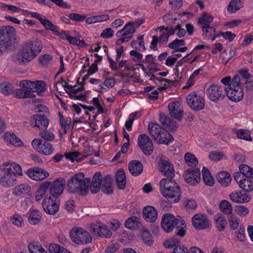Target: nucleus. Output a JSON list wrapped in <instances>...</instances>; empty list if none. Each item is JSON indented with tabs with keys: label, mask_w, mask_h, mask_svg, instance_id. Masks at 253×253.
I'll use <instances>...</instances> for the list:
<instances>
[{
	"label": "nucleus",
	"mask_w": 253,
	"mask_h": 253,
	"mask_svg": "<svg viewBox=\"0 0 253 253\" xmlns=\"http://www.w3.org/2000/svg\"><path fill=\"white\" fill-rule=\"evenodd\" d=\"M19 84L21 88L16 89L13 91V96L18 99L33 98L36 97L34 93L36 92L40 95L45 90V84L43 81L31 82L23 80Z\"/></svg>",
	"instance_id": "obj_1"
},
{
	"label": "nucleus",
	"mask_w": 253,
	"mask_h": 253,
	"mask_svg": "<svg viewBox=\"0 0 253 253\" xmlns=\"http://www.w3.org/2000/svg\"><path fill=\"white\" fill-rule=\"evenodd\" d=\"M90 179L84 177L83 172L75 174L68 181L67 190L69 193L86 196L89 190Z\"/></svg>",
	"instance_id": "obj_2"
},
{
	"label": "nucleus",
	"mask_w": 253,
	"mask_h": 253,
	"mask_svg": "<svg viewBox=\"0 0 253 253\" xmlns=\"http://www.w3.org/2000/svg\"><path fill=\"white\" fill-rule=\"evenodd\" d=\"M161 194L171 203H177L181 198V190L177 183L172 179L163 178L160 182Z\"/></svg>",
	"instance_id": "obj_3"
},
{
	"label": "nucleus",
	"mask_w": 253,
	"mask_h": 253,
	"mask_svg": "<svg viewBox=\"0 0 253 253\" xmlns=\"http://www.w3.org/2000/svg\"><path fill=\"white\" fill-rule=\"evenodd\" d=\"M161 226L167 233L175 230L176 235L183 237L185 235L186 225L180 218H176L170 213L165 214L162 219Z\"/></svg>",
	"instance_id": "obj_4"
},
{
	"label": "nucleus",
	"mask_w": 253,
	"mask_h": 253,
	"mask_svg": "<svg viewBox=\"0 0 253 253\" xmlns=\"http://www.w3.org/2000/svg\"><path fill=\"white\" fill-rule=\"evenodd\" d=\"M42 49V41L38 39H32L23 46L19 60L27 63L35 58Z\"/></svg>",
	"instance_id": "obj_5"
},
{
	"label": "nucleus",
	"mask_w": 253,
	"mask_h": 253,
	"mask_svg": "<svg viewBox=\"0 0 253 253\" xmlns=\"http://www.w3.org/2000/svg\"><path fill=\"white\" fill-rule=\"evenodd\" d=\"M16 31L11 26L0 28V54L4 50L11 49L15 42Z\"/></svg>",
	"instance_id": "obj_6"
},
{
	"label": "nucleus",
	"mask_w": 253,
	"mask_h": 253,
	"mask_svg": "<svg viewBox=\"0 0 253 253\" xmlns=\"http://www.w3.org/2000/svg\"><path fill=\"white\" fill-rule=\"evenodd\" d=\"M70 235L72 241L77 244H86L92 241V237L89 233L81 227L72 229Z\"/></svg>",
	"instance_id": "obj_7"
},
{
	"label": "nucleus",
	"mask_w": 253,
	"mask_h": 253,
	"mask_svg": "<svg viewBox=\"0 0 253 253\" xmlns=\"http://www.w3.org/2000/svg\"><path fill=\"white\" fill-rule=\"evenodd\" d=\"M32 145L35 150L45 156H49L54 151L51 143L40 139H34L32 141Z\"/></svg>",
	"instance_id": "obj_8"
},
{
	"label": "nucleus",
	"mask_w": 253,
	"mask_h": 253,
	"mask_svg": "<svg viewBox=\"0 0 253 253\" xmlns=\"http://www.w3.org/2000/svg\"><path fill=\"white\" fill-rule=\"evenodd\" d=\"M60 200L58 198L46 195L42 202V208L45 212L48 214H54L59 210Z\"/></svg>",
	"instance_id": "obj_9"
},
{
	"label": "nucleus",
	"mask_w": 253,
	"mask_h": 253,
	"mask_svg": "<svg viewBox=\"0 0 253 253\" xmlns=\"http://www.w3.org/2000/svg\"><path fill=\"white\" fill-rule=\"evenodd\" d=\"M186 101L191 108L195 111L201 110L205 106L204 99L196 92L188 94L186 97Z\"/></svg>",
	"instance_id": "obj_10"
},
{
	"label": "nucleus",
	"mask_w": 253,
	"mask_h": 253,
	"mask_svg": "<svg viewBox=\"0 0 253 253\" xmlns=\"http://www.w3.org/2000/svg\"><path fill=\"white\" fill-rule=\"evenodd\" d=\"M138 145L145 155H150L154 149L153 142L148 135L141 134L138 137Z\"/></svg>",
	"instance_id": "obj_11"
},
{
	"label": "nucleus",
	"mask_w": 253,
	"mask_h": 253,
	"mask_svg": "<svg viewBox=\"0 0 253 253\" xmlns=\"http://www.w3.org/2000/svg\"><path fill=\"white\" fill-rule=\"evenodd\" d=\"M66 181L64 178L60 177L54 180L49 186L50 196L53 198H58L63 193Z\"/></svg>",
	"instance_id": "obj_12"
},
{
	"label": "nucleus",
	"mask_w": 253,
	"mask_h": 253,
	"mask_svg": "<svg viewBox=\"0 0 253 253\" xmlns=\"http://www.w3.org/2000/svg\"><path fill=\"white\" fill-rule=\"evenodd\" d=\"M193 226L197 229L203 230L211 226V221L205 214H196L192 219Z\"/></svg>",
	"instance_id": "obj_13"
},
{
	"label": "nucleus",
	"mask_w": 253,
	"mask_h": 253,
	"mask_svg": "<svg viewBox=\"0 0 253 253\" xmlns=\"http://www.w3.org/2000/svg\"><path fill=\"white\" fill-rule=\"evenodd\" d=\"M26 173L29 177L36 181L43 180L49 175L48 172L39 167L29 169Z\"/></svg>",
	"instance_id": "obj_14"
},
{
	"label": "nucleus",
	"mask_w": 253,
	"mask_h": 253,
	"mask_svg": "<svg viewBox=\"0 0 253 253\" xmlns=\"http://www.w3.org/2000/svg\"><path fill=\"white\" fill-rule=\"evenodd\" d=\"M207 94L210 100L217 102L224 96L222 87L216 84L210 85L206 90Z\"/></svg>",
	"instance_id": "obj_15"
},
{
	"label": "nucleus",
	"mask_w": 253,
	"mask_h": 253,
	"mask_svg": "<svg viewBox=\"0 0 253 253\" xmlns=\"http://www.w3.org/2000/svg\"><path fill=\"white\" fill-rule=\"evenodd\" d=\"M31 125L39 129L45 130L49 124V120L43 115L37 114L31 118Z\"/></svg>",
	"instance_id": "obj_16"
},
{
	"label": "nucleus",
	"mask_w": 253,
	"mask_h": 253,
	"mask_svg": "<svg viewBox=\"0 0 253 253\" xmlns=\"http://www.w3.org/2000/svg\"><path fill=\"white\" fill-rule=\"evenodd\" d=\"M183 176L187 183L194 185L200 181V169H189L186 170Z\"/></svg>",
	"instance_id": "obj_17"
},
{
	"label": "nucleus",
	"mask_w": 253,
	"mask_h": 253,
	"mask_svg": "<svg viewBox=\"0 0 253 253\" xmlns=\"http://www.w3.org/2000/svg\"><path fill=\"white\" fill-rule=\"evenodd\" d=\"M1 169L3 172L14 174L16 177V175H23L21 166L15 163H4L2 165Z\"/></svg>",
	"instance_id": "obj_18"
},
{
	"label": "nucleus",
	"mask_w": 253,
	"mask_h": 253,
	"mask_svg": "<svg viewBox=\"0 0 253 253\" xmlns=\"http://www.w3.org/2000/svg\"><path fill=\"white\" fill-rule=\"evenodd\" d=\"M159 170L167 178L172 179L174 176V169L172 165L169 161L161 160L159 163Z\"/></svg>",
	"instance_id": "obj_19"
},
{
	"label": "nucleus",
	"mask_w": 253,
	"mask_h": 253,
	"mask_svg": "<svg viewBox=\"0 0 253 253\" xmlns=\"http://www.w3.org/2000/svg\"><path fill=\"white\" fill-rule=\"evenodd\" d=\"M90 229L93 232L94 234L96 236L109 238L112 235L111 232L108 229L107 226L101 222H98L91 225Z\"/></svg>",
	"instance_id": "obj_20"
},
{
	"label": "nucleus",
	"mask_w": 253,
	"mask_h": 253,
	"mask_svg": "<svg viewBox=\"0 0 253 253\" xmlns=\"http://www.w3.org/2000/svg\"><path fill=\"white\" fill-rule=\"evenodd\" d=\"M225 91L228 98L234 102L241 100L244 97L243 88L241 87L238 88H225Z\"/></svg>",
	"instance_id": "obj_21"
},
{
	"label": "nucleus",
	"mask_w": 253,
	"mask_h": 253,
	"mask_svg": "<svg viewBox=\"0 0 253 253\" xmlns=\"http://www.w3.org/2000/svg\"><path fill=\"white\" fill-rule=\"evenodd\" d=\"M230 199L236 203H248L251 201V197L247 193H243L241 190L235 191L229 195Z\"/></svg>",
	"instance_id": "obj_22"
},
{
	"label": "nucleus",
	"mask_w": 253,
	"mask_h": 253,
	"mask_svg": "<svg viewBox=\"0 0 253 253\" xmlns=\"http://www.w3.org/2000/svg\"><path fill=\"white\" fill-rule=\"evenodd\" d=\"M168 107L169 115L178 121H180L183 114V110L179 103L177 101L171 102L169 104Z\"/></svg>",
	"instance_id": "obj_23"
},
{
	"label": "nucleus",
	"mask_w": 253,
	"mask_h": 253,
	"mask_svg": "<svg viewBox=\"0 0 253 253\" xmlns=\"http://www.w3.org/2000/svg\"><path fill=\"white\" fill-rule=\"evenodd\" d=\"M144 219L149 222H154L157 219L158 213L156 209L152 206H147L143 210Z\"/></svg>",
	"instance_id": "obj_24"
},
{
	"label": "nucleus",
	"mask_w": 253,
	"mask_h": 253,
	"mask_svg": "<svg viewBox=\"0 0 253 253\" xmlns=\"http://www.w3.org/2000/svg\"><path fill=\"white\" fill-rule=\"evenodd\" d=\"M90 190L92 194H96L101 188V173L96 172L91 183H90Z\"/></svg>",
	"instance_id": "obj_25"
},
{
	"label": "nucleus",
	"mask_w": 253,
	"mask_h": 253,
	"mask_svg": "<svg viewBox=\"0 0 253 253\" xmlns=\"http://www.w3.org/2000/svg\"><path fill=\"white\" fill-rule=\"evenodd\" d=\"M143 169L142 164L137 160H132L128 164V170L133 176H136L140 174Z\"/></svg>",
	"instance_id": "obj_26"
},
{
	"label": "nucleus",
	"mask_w": 253,
	"mask_h": 253,
	"mask_svg": "<svg viewBox=\"0 0 253 253\" xmlns=\"http://www.w3.org/2000/svg\"><path fill=\"white\" fill-rule=\"evenodd\" d=\"M26 216L29 222L32 225L39 224L42 219V213L37 210H30Z\"/></svg>",
	"instance_id": "obj_27"
},
{
	"label": "nucleus",
	"mask_w": 253,
	"mask_h": 253,
	"mask_svg": "<svg viewBox=\"0 0 253 253\" xmlns=\"http://www.w3.org/2000/svg\"><path fill=\"white\" fill-rule=\"evenodd\" d=\"M164 128L159 125L155 123H149L148 126V130L151 137L155 141L159 138L160 133L163 131Z\"/></svg>",
	"instance_id": "obj_28"
},
{
	"label": "nucleus",
	"mask_w": 253,
	"mask_h": 253,
	"mask_svg": "<svg viewBox=\"0 0 253 253\" xmlns=\"http://www.w3.org/2000/svg\"><path fill=\"white\" fill-rule=\"evenodd\" d=\"M216 177L218 182L224 187L229 185L232 179L230 173L225 171L219 172Z\"/></svg>",
	"instance_id": "obj_29"
},
{
	"label": "nucleus",
	"mask_w": 253,
	"mask_h": 253,
	"mask_svg": "<svg viewBox=\"0 0 253 253\" xmlns=\"http://www.w3.org/2000/svg\"><path fill=\"white\" fill-rule=\"evenodd\" d=\"M16 177L14 174L3 172V175L0 177V182L2 186L8 187L14 185L16 180Z\"/></svg>",
	"instance_id": "obj_30"
},
{
	"label": "nucleus",
	"mask_w": 253,
	"mask_h": 253,
	"mask_svg": "<svg viewBox=\"0 0 253 253\" xmlns=\"http://www.w3.org/2000/svg\"><path fill=\"white\" fill-rule=\"evenodd\" d=\"M5 142L9 144L20 147L23 145L22 141L17 137L13 133L6 132L4 134Z\"/></svg>",
	"instance_id": "obj_31"
},
{
	"label": "nucleus",
	"mask_w": 253,
	"mask_h": 253,
	"mask_svg": "<svg viewBox=\"0 0 253 253\" xmlns=\"http://www.w3.org/2000/svg\"><path fill=\"white\" fill-rule=\"evenodd\" d=\"M117 185L119 189L124 190L126 187V177L125 171L122 169H119L116 174Z\"/></svg>",
	"instance_id": "obj_32"
},
{
	"label": "nucleus",
	"mask_w": 253,
	"mask_h": 253,
	"mask_svg": "<svg viewBox=\"0 0 253 253\" xmlns=\"http://www.w3.org/2000/svg\"><path fill=\"white\" fill-rule=\"evenodd\" d=\"M173 140L172 135L164 129L163 131L160 133V135L159 136V138L157 139L156 141L159 144L168 145L170 142H172Z\"/></svg>",
	"instance_id": "obj_33"
},
{
	"label": "nucleus",
	"mask_w": 253,
	"mask_h": 253,
	"mask_svg": "<svg viewBox=\"0 0 253 253\" xmlns=\"http://www.w3.org/2000/svg\"><path fill=\"white\" fill-rule=\"evenodd\" d=\"M50 185V181H45L42 183L36 192V200L40 201L45 195L47 189Z\"/></svg>",
	"instance_id": "obj_34"
},
{
	"label": "nucleus",
	"mask_w": 253,
	"mask_h": 253,
	"mask_svg": "<svg viewBox=\"0 0 253 253\" xmlns=\"http://www.w3.org/2000/svg\"><path fill=\"white\" fill-rule=\"evenodd\" d=\"M141 223L139 218L135 216L128 218L125 222V227L130 229H136L140 227Z\"/></svg>",
	"instance_id": "obj_35"
},
{
	"label": "nucleus",
	"mask_w": 253,
	"mask_h": 253,
	"mask_svg": "<svg viewBox=\"0 0 253 253\" xmlns=\"http://www.w3.org/2000/svg\"><path fill=\"white\" fill-rule=\"evenodd\" d=\"M243 0H231L229 2L227 10L230 13H234L243 6Z\"/></svg>",
	"instance_id": "obj_36"
},
{
	"label": "nucleus",
	"mask_w": 253,
	"mask_h": 253,
	"mask_svg": "<svg viewBox=\"0 0 253 253\" xmlns=\"http://www.w3.org/2000/svg\"><path fill=\"white\" fill-rule=\"evenodd\" d=\"M239 186L245 192H250L253 191V182L250 178L243 177L242 181Z\"/></svg>",
	"instance_id": "obj_37"
},
{
	"label": "nucleus",
	"mask_w": 253,
	"mask_h": 253,
	"mask_svg": "<svg viewBox=\"0 0 253 253\" xmlns=\"http://www.w3.org/2000/svg\"><path fill=\"white\" fill-rule=\"evenodd\" d=\"M214 221L216 227L219 231L224 230L227 224L226 220L222 216L221 214H217L214 216Z\"/></svg>",
	"instance_id": "obj_38"
},
{
	"label": "nucleus",
	"mask_w": 253,
	"mask_h": 253,
	"mask_svg": "<svg viewBox=\"0 0 253 253\" xmlns=\"http://www.w3.org/2000/svg\"><path fill=\"white\" fill-rule=\"evenodd\" d=\"M143 35L139 36L137 40L133 41L131 42V46L135 50L142 51L145 50V47L144 45V42L143 41Z\"/></svg>",
	"instance_id": "obj_39"
},
{
	"label": "nucleus",
	"mask_w": 253,
	"mask_h": 253,
	"mask_svg": "<svg viewBox=\"0 0 253 253\" xmlns=\"http://www.w3.org/2000/svg\"><path fill=\"white\" fill-rule=\"evenodd\" d=\"M203 179L205 184L209 186H212L214 183L213 178L211 174L209 169L203 167L202 169Z\"/></svg>",
	"instance_id": "obj_40"
},
{
	"label": "nucleus",
	"mask_w": 253,
	"mask_h": 253,
	"mask_svg": "<svg viewBox=\"0 0 253 253\" xmlns=\"http://www.w3.org/2000/svg\"><path fill=\"white\" fill-rule=\"evenodd\" d=\"M179 71L177 69L175 71V77L174 78V80H170L167 79L162 78L161 77H157L155 75L152 74L150 78L151 80H157L160 82H166L171 85H174L176 81H178Z\"/></svg>",
	"instance_id": "obj_41"
},
{
	"label": "nucleus",
	"mask_w": 253,
	"mask_h": 253,
	"mask_svg": "<svg viewBox=\"0 0 253 253\" xmlns=\"http://www.w3.org/2000/svg\"><path fill=\"white\" fill-rule=\"evenodd\" d=\"M13 85L9 82H3L0 84V91L4 95H8L13 92Z\"/></svg>",
	"instance_id": "obj_42"
},
{
	"label": "nucleus",
	"mask_w": 253,
	"mask_h": 253,
	"mask_svg": "<svg viewBox=\"0 0 253 253\" xmlns=\"http://www.w3.org/2000/svg\"><path fill=\"white\" fill-rule=\"evenodd\" d=\"M239 169L242 175L245 178H253V169L251 167L248 165L242 164L239 166Z\"/></svg>",
	"instance_id": "obj_43"
},
{
	"label": "nucleus",
	"mask_w": 253,
	"mask_h": 253,
	"mask_svg": "<svg viewBox=\"0 0 253 253\" xmlns=\"http://www.w3.org/2000/svg\"><path fill=\"white\" fill-rule=\"evenodd\" d=\"M219 208L224 213L229 215L232 214V206L228 201L225 200L221 201L219 204Z\"/></svg>",
	"instance_id": "obj_44"
},
{
	"label": "nucleus",
	"mask_w": 253,
	"mask_h": 253,
	"mask_svg": "<svg viewBox=\"0 0 253 253\" xmlns=\"http://www.w3.org/2000/svg\"><path fill=\"white\" fill-rule=\"evenodd\" d=\"M213 18L212 16L205 12L199 18L198 23L202 26H209V24L213 21Z\"/></svg>",
	"instance_id": "obj_45"
},
{
	"label": "nucleus",
	"mask_w": 253,
	"mask_h": 253,
	"mask_svg": "<svg viewBox=\"0 0 253 253\" xmlns=\"http://www.w3.org/2000/svg\"><path fill=\"white\" fill-rule=\"evenodd\" d=\"M30 253H47L42 246L38 245L36 242L30 243L28 246Z\"/></svg>",
	"instance_id": "obj_46"
},
{
	"label": "nucleus",
	"mask_w": 253,
	"mask_h": 253,
	"mask_svg": "<svg viewBox=\"0 0 253 253\" xmlns=\"http://www.w3.org/2000/svg\"><path fill=\"white\" fill-rule=\"evenodd\" d=\"M184 160L186 163L189 166H196L198 164V160L195 156L190 153H186L185 154Z\"/></svg>",
	"instance_id": "obj_47"
},
{
	"label": "nucleus",
	"mask_w": 253,
	"mask_h": 253,
	"mask_svg": "<svg viewBox=\"0 0 253 253\" xmlns=\"http://www.w3.org/2000/svg\"><path fill=\"white\" fill-rule=\"evenodd\" d=\"M141 237L143 242L148 245L151 246L153 244L154 241L150 233L148 230H143L141 233Z\"/></svg>",
	"instance_id": "obj_48"
},
{
	"label": "nucleus",
	"mask_w": 253,
	"mask_h": 253,
	"mask_svg": "<svg viewBox=\"0 0 253 253\" xmlns=\"http://www.w3.org/2000/svg\"><path fill=\"white\" fill-rule=\"evenodd\" d=\"M201 28L203 32V35L206 38H209L215 32V28L210 26H202Z\"/></svg>",
	"instance_id": "obj_49"
},
{
	"label": "nucleus",
	"mask_w": 253,
	"mask_h": 253,
	"mask_svg": "<svg viewBox=\"0 0 253 253\" xmlns=\"http://www.w3.org/2000/svg\"><path fill=\"white\" fill-rule=\"evenodd\" d=\"M238 138L248 141H251L252 137L250 132L248 130L240 129L237 132Z\"/></svg>",
	"instance_id": "obj_50"
},
{
	"label": "nucleus",
	"mask_w": 253,
	"mask_h": 253,
	"mask_svg": "<svg viewBox=\"0 0 253 253\" xmlns=\"http://www.w3.org/2000/svg\"><path fill=\"white\" fill-rule=\"evenodd\" d=\"M41 23L44 26L46 29L53 32H58L56 31L57 27L53 25L49 20L46 18H43L41 20Z\"/></svg>",
	"instance_id": "obj_51"
},
{
	"label": "nucleus",
	"mask_w": 253,
	"mask_h": 253,
	"mask_svg": "<svg viewBox=\"0 0 253 253\" xmlns=\"http://www.w3.org/2000/svg\"><path fill=\"white\" fill-rule=\"evenodd\" d=\"M185 207L188 211L195 210L197 207V204L193 199L186 198L184 200Z\"/></svg>",
	"instance_id": "obj_52"
},
{
	"label": "nucleus",
	"mask_w": 253,
	"mask_h": 253,
	"mask_svg": "<svg viewBox=\"0 0 253 253\" xmlns=\"http://www.w3.org/2000/svg\"><path fill=\"white\" fill-rule=\"evenodd\" d=\"M235 211L238 215L245 216L249 213V210L242 205H236L235 207Z\"/></svg>",
	"instance_id": "obj_53"
},
{
	"label": "nucleus",
	"mask_w": 253,
	"mask_h": 253,
	"mask_svg": "<svg viewBox=\"0 0 253 253\" xmlns=\"http://www.w3.org/2000/svg\"><path fill=\"white\" fill-rule=\"evenodd\" d=\"M238 87H241V77L240 75L237 74L233 77L227 88H238Z\"/></svg>",
	"instance_id": "obj_54"
},
{
	"label": "nucleus",
	"mask_w": 253,
	"mask_h": 253,
	"mask_svg": "<svg viewBox=\"0 0 253 253\" xmlns=\"http://www.w3.org/2000/svg\"><path fill=\"white\" fill-rule=\"evenodd\" d=\"M228 220L232 229L235 230L238 227L239 222L237 218L232 214L230 215L228 217Z\"/></svg>",
	"instance_id": "obj_55"
},
{
	"label": "nucleus",
	"mask_w": 253,
	"mask_h": 253,
	"mask_svg": "<svg viewBox=\"0 0 253 253\" xmlns=\"http://www.w3.org/2000/svg\"><path fill=\"white\" fill-rule=\"evenodd\" d=\"M52 60L51 55L45 54L40 56L39 61L43 65L46 66Z\"/></svg>",
	"instance_id": "obj_56"
},
{
	"label": "nucleus",
	"mask_w": 253,
	"mask_h": 253,
	"mask_svg": "<svg viewBox=\"0 0 253 253\" xmlns=\"http://www.w3.org/2000/svg\"><path fill=\"white\" fill-rule=\"evenodd\" d=\"M185 45V42L184 40L175 39L169 44L168 47L171 49H175L180 45Z\"/></svg>",
	"instance_id": "obj_57"
},
{
	"label": "nucleus",
	"mask_w": 253,
	"mask_h": 253,
	"mask_svg": "<svg viewBox=\"0 0 253 253\" xmlns=\"http://www.w3.org/2000/svg\"><path fill=\"white\" fill-rule=\"evenodd\" d=\"M40 136L44 139V141H52L55 138L53 133L48 131L42 130V131L40 132Z\"/></svg>",
	"instance_id": "obj_58"
},
{
	"label": "nucleus",
	"mask_w": 253,
	"mask_h": 253,
	"mask_svg": "<svg viewBox=\"0 0 253 253\" xmlns=\"http://www.w3.org/2000/svg\"><path fill=\"white\" fill-rule=\"evenodd\" d=\"M68 17L72 20L78 22H82L86 18V16L85 15H80L77 13H71L69 15Z\"/></svg>",
	"instance_id": "obj_59"
},
{
	"label": "nucleus",
	"mask_w": 253,
	"mask_h": 253,
	"mask_svg": "<svg viewBox=\"0 0 253 253\" xmlns=\"http://www.w3.org/2000/svg\"><path fill=\"white\" fill-rule=\"evenodd\" d=\"M120 248V245L118 243H114L109 244L105 250L106 253H114L116 252Z\"/></svg>",
	"instance_id": "obj_60"
},
{
	"label": "nucleus",
	"mask_w": 253,
	"mask_h": 253,
	"mask_svg": "<svg viewBox=\"0 0 253 253\" xmlns=\"http://www.w3.org/2000/svg\"><path fill=\"white\" fill-rule=\"evenodd\" d=\"M114 35V31L111 28H108L104 30L100 34V37L104 39H109Z\"/></svg>",
	"instance_id": "obj_61"
},
{
	"label": "nucleus",
	"mask_w": 253,
	"mask_h": 253,
	"mask_svg": "<svg viewBox=\"0 0 253 253\" xmlns=\"http://www.w3.org/2000/svg\"><path fill=\"white\" fill-rule=\"evenodd\" d=\"M127 35L131 34L135 32L136 29L132 22H128L124 27Z\"/></svg>",
	"instance_id": "obj_62"
},
{
	"label": "nucleus",
	"mask_w": 253,
	"mask_h": 253,
	"mask_svg": "<svg viewBox=\"0 0 253 253\" xmlns=\"http://www.w3.org/2000/svg\"><path fill=\"white\" fill-rule=\"evenodd\" d=\"M12 223L18 227H21L23 224V219L22 216L18 214H14L11 219Z\"/></svg>",
	"instance_id": "obj_63"
},
{
	"label": "nucleus",
	"mask_w": 253,
	"mask_h": 253,
	"mask_svg": "<svg viewBox=\"0 0 253 253\" xmlns=\"http://www.w3.org/2000/svg\"><path fill=\"white\" fill-rule=\"evenodd\" d=\"M112 185V178L109 175L105 176L101 178V188L111 186Z\"/></svg>",
	"instance_id": "obj_64"
}]
</instances>
